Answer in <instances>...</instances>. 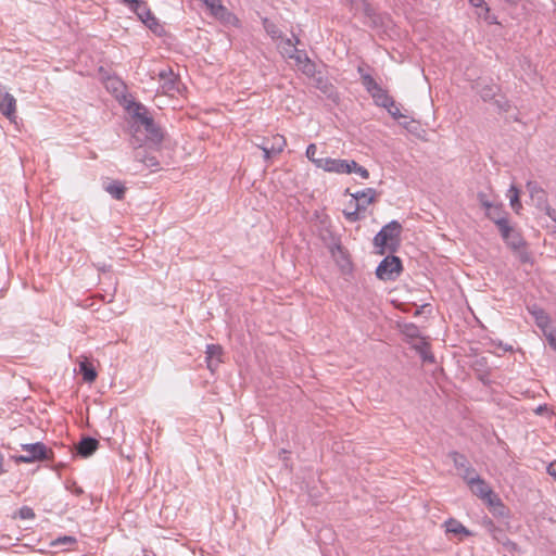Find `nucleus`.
I'll use <instances>...</instances> for the list:
<instances>
[{
	"label": "nucleus",
	"instance_id": "nucleus-1",
	"mask_svg": "<svg viewBox=\"0 0 556 556\" xmlns=\"http://www.w3.org/2000/svg\"><path fill=\"white\" fill-rule=\"evenodd\" d=\"M472 494L484 501L490 507H493L494 514L503 515L505 506L501 498L493 492L488 482L478 473L465 481Z\"/></svg>",
	"mask_w": 556,
	"mask_h": 556
},
{
	"label": "nucleus",
	"instance_id": "nucleus-2",
	"mask_svg": "<svg viewBox=\"0 0 556 556\" xmlns=\"http://www.w3.org/2000/svg\"><path fill=\"white\" fill-rule=\"evenodd\" d=\"M132 116L137 134L144 130L147 140L153 144H159L162 141L163 132L149 115L146 106L142 104H136Z\"/></svg>",
	"mask_w": 556,
	"mask_h": 556
},
{
	"label": "nucleus",
	"instance_id": "nucleus-3",
	"mask_svg": "<svg viewBox=\"0 0 556 556\" xmlns=\"http://www.w3.org/2000/svg\"><path fill=\"white\" fill-rule=\"evenodd\" d=\"M384 110L408 132L418 130V123L414 119L412 112L396 102L391 96L384 92Z\"/></svg>",
	"mask_w": 556,
	"mask_h": 556
},
{
	"label": "nucleus",
	"instance_id": "nucleus-4",
	"mask_svg": "<svg viewBox=\"0 0 556 556\" xmlns=\"http://www.w3.org/2000/svg\"><path fill=\"white\" fill-rule=\"evenodd\" d=\"M501 237L505 243L517 254L521 263H528L531 260L529 252L526 250V241L522 238L519 230L506 224L504 227L498 229Z\"/></svg>",
	"mask_w": 556,
	"mask_h": 556
},
{
	"label": "nucleus",
	"instance_id": "nucleus-5",
	"mask_svg": "<svg viewBox=\"0 0 556 556\" xmlns=\"http://www.w3.org/2000/svg\"><path fill=\"white\" fill-rule=\"evenodd\" d=\"M22 451L25 453L16 457L17 463H34L53 458V452L41 442L22 444Z\"/></svg>",
	"mask_w": 556,
	"mask_h": 556
},
{
	"label": "nucleus",
	"instance_id": "nucleus-6",
	"mask_svg": "<svg viewBox=\"0 0 556 556\" xmlns=\"http://www.w3.org/2000/svg\"><path fill=\"white\" fill-rule=\"evenodd\" d=\"M375 195L376 191L371 188L352 194L351 204H354L355 207L353 211H343L346 219L350 222L358 220L359 213L364 211L366 206L374 201Z\"/></svg>",
	"mask_w": 556,
	"mask_h": 556
},
{
	"label": "nucleus",
	"instance_id": "nucleus-7",
	"mask_svg": "<svg viewBox=\"0 0 556 556\" xmlns=\"http://www.w3.org/2000/svg\"><path fill=\"white\" fill-rule=\"evenodd\" d=\"M402 225L397 220H392L384 225V253L388 251L394 253L402 243Z\"/></svg>",
	"mask_w": 556,
	"mask_h": 556
},
{
	"label": "nucleus",
	"instance_id": "nucleus-8",
	"mask_svg": "<svg viewBox=\"0 0 556 556\" xmlns=\"http://www.w3.org/2000/svg\"><path fill=\"white\" fill-rule=\"evenodd\" d=\"M318 168L336 174H352L351 161L331 157H320Z\"/></svg>",
	"mask_w": 556,
	"mask_h": 556
},
{
	"label": "nucleus",
	"instance_id": "nucleus-9",
	"mask_svg": "<svg viewBox=\"0 0 556 556\" xmlns=\"http://www.w3.org/2000/svg\"><path fill=\"white\" fill-rule=\"evenodd\" d=\"M287 144L286 138L279 134L274 135L270 139H264L258 147L264 152V159L267 161L273 155L279 154L283 151Z\"/></svg>",
	"mask_w": 556,
	"mask_h": 556
},
{
	"label": "nucleus",
	"instance_id": "nucleus-10",
	"mask_svg": "<svg viewBox=\"0 0 556 556\" xmlns=\"http://www.w3.org/2000/svg\"><path fill=\"white\" fill-rule=\"evenodd\" d=\"M448 457L453 462L455 468L458 470V475L464 481L468 480L477 473L476 469L471 466L467 457L456 451L448 453Z\"/></svg>",
	"mask_w": 556,
	"mask_h": 556
},
{
	"label": "nucleus",
	"instance_id": "nucleus-11",
	"mask_svg": "<svg viewBox=\"0 0 556 556\" xmlns=\"http://www.w3.org/2000/svg\"><path fill=\"white\" fill-rule=\"evenodd\" d=\"M134 13H136V15L138 16V18L147 26L149 27L151 30H153L154 33L157 31V29L160 28V24L157 22V20L155 18V16L153 15V13L151 12V10L148 8L147 3L143 1V0H140L138 5L136 7H130L129 8Z\"/></svg>",
	"mask_w": 556,
	"mask_h": 556
},
{
	"label": "nucleus",
	"instance_id": "nucleus-12",
	"mask_svg": "<svg viewBox=\"0 0 556 556\" xmlns=\"http://www.w3.org/2000/svg\"><path fill=\"white\" fill-rule=\"evenodd\" d=\"M401 258L393 253L384 255V280H396L403 273Z\"/></svg>",
	"mask_w": 556,
	"mask_h": 556
},
{
	"label": "nucleus",
	"instance_id": "nucleus-13",
	"mask_svg": "<svg viewBox=\"0 0 556 556\" xmlns=\"http://www.w3.org/2000/svg\"><path fill=\"white\" fill-rule=\"evenodd\" d=\"M358 72L361 74L362 84L365 86L367 91L371 94L375 103L380 106L382 105V94L380 86L375 81L371 75L365 72L364 67L359 66Z\"/></svg>",
	"mask_w": 556,
	"mask_h": 556
},
{
	"label": "nucleus",
	"instance_id": "nucleus-14",
	"mask_svg": "<svg viewBox=\"0 0 556 556\" xmlns=\"http://www.w3.org/2000/svg\"><path fill=\"white\" fill-rule=\"evenodd\" d=\"M0 112L10 121L15 117L16 100L4 89L0 88Z\"/></svg>",
	"mask_w": 556,
	"mask_h": 556
},
{
	"label": "nucleus",
	"instance_id": "nucleus-15",
	"mask_svg": "<svg viewBox=\"0 0 556 556\" xmlns=\"http://www.w3.org/2000/svg\"><path fill=\"white\" fill-rule=\"evenodd\" d=\"M207 368L214 372L223 362V348L219 344H207L205 350Z\"/></svg>",
	"mask_w": 556,
	"mask_h": 556
},
{
	"label": "nucleus",
	"instance_id": "nucleus-16",
	"mask_svg": "<svg viewBox=\"0 0 556 556\" xmlns=\"http://www.w3.org/2000/svg\"><path fill=\"white\" fill-rule=\"evenodd\" d=\"M507 215L502 204L492 203L491 207L486 210V217L496 225L497 229L509 223Z\"/></svg>",
	"mask_w": 556,
	"mask_h": 556
},
{
	"label": "nucleus",
	"instance_id": "nucleus-17",
	"mask_svg": "<svg viewBox=\"0 0 556 556\" xmlns=\"http://www.w3.org/2000/svg\"><path fill=\"white\" fill-rule=\"evenodd\" d=\"M160 81L165 92H173L178 90V79L170 67L164 68L159 72Z\"/></svg>",
	"mask_w": 556,
	"mask_h": 556
},
{
	"label": "nucleus",
	"instance_id": "nucleus-18",
	"mask_svg": "<svg viewBox=\"0 0 556 556\" xmlns=\"http://www.w3.org/2000/svg\"><path fill=\"white\" fill-rule=\"evenodd\" d=\"M135 160L139 163H142L146 167L157 169L160 166L159 160L155 155L148 153L146 148L139 146L135 149Z\"/></svg>",
	"mask_w": 556,
	"mask_h": 556
},
{
	"label": "nucleus",
	"instance_id": "nucleus-19",
	"mask_svg": "<svg viewBox=\"0 0 556 556\" xmlns=\"http://www.w3.org/2000/svg\"><path fill=\"white\" fill-rule=\"evenodd\" d=\"M299 68L308 76H313L315 74V64L308 59L306 53L302 50H296V53L292 54V58Z\"/></svg>",
	"mask_w": 556,
	"mask_h": 556
},
{
	"label": "nucleus",
	"instance_id": "nucleus-20",
	"mask_svg": "<svg viewBox=\"0 0 556 556\" xmlns=\"http://www.w3.org/2000/svg\"><path fill=\"white\" fill-rule=\"evenodd\" d=\"M98 446L99 441L97 439L85 437L78 442L76 451L78 455L89 457L98 450Z\"/></svg>",
	"mask_w": 556,
	"mask_h": 556
},
{
	"label": "nucleus",
	"instance_id": "nucleus-21",
	"mask_svg": "<svg viewBox=\"0 0 556 556\" xmlns=\"http://www.w3.org/2000/svg\"><path fill=\"white\" fill-rule=\"evenodd\" d=\"M329 236L332 241V245L330 247V252L332 256L337 260L342 268H346L350 265V261L348 258L346 252L340 242L329 232Z\"/></svg>",
	"mask_w": 556,
	"mask_h": 556
},
{
	"label": "nucleus",
	"instance_id": "nucleus-22",
	"mask_svg": "<svg viewBox=\"0 0 556 556\" xmlns=\"http://www.w3.org/2000/svg\"><path fill=\"white\" fill-rule=\"evenodd\" d=\"M477 88L481 99L485 102L495 99L500 92V87L493 83L478 84Z\"/></svg>",
	"mask_w": 556,
	"mask_h": 556
},
{
	"label": "nucleus",
	"instance_id": "nucleus-23",
	"mask_svg": "<svg viewBox=\"0 0 556 556\" xmlns=\"http://www.w3.org/2000/svg\"><path fill=\"white\" fill-rule=\"evenodd\" d=\"M445 531L459 536H469L471 532L463 526L458 520L450 518L444 522Z\"/></svg>",
	"mask_w": 556,
	"mask_h": 556
},
{
	"label": "nucleus",
	"instance_id": "nucleus-24",
	"mask_svg": "<svg viewBox=\"0 0 556 556\" xmlns=\"http://www.w3.org/2000/svg\"><path fill=\"white\" fill-rule=\"evenodd\" d=\"M104 189L116 200H122L125 197L126 188L122 182L117 180L108 182L104 186Z\"/></svg>",
	"mask_w": 556,
	"mask_h": 556
},
{
	"label": "nucleus",
	"instance_id": "nucleus-25",
	"mask_svg": "<svg viewBox=\"0 0 556 556\" xmlns=\"http://www.w3.org/2000/svg\"><path fill=\"white\" fill-rule=\"evenodd\" d=\"M79 372L81 374L84 381L88 383H91L97 379V371L88 361L80 362Z\"/></svg>",
	"mask_w": 556,
	"mask_h": 556
},
{
	"label": "nucleus",
	"instance_id": "nucleus-26",
	"mask_svg": "<svg viewBox=\"0 0 556 556\" xmlns=\"http://www.w3.org/2000/svg\"><path fill=\"white\" fill-rule=\"evenodd\" d=\"M527 188L531 198L535 200L539 205L546 203V193L536 182H528Z\"/></svg>",
	"mask_w": 556,
	"mask_h": 556
},
{
	"label": "nucleus",
	"instance_id": "nucleus-27",
	"mask_svg": "<svg viewBox=\"0 0 556 556\" xmlns=\"http://www.w3.org/2000/svg\"><path fill=\"white\" fill-rule=\"evenodd\" d=\"M490 532L493 536L494 540H496L497 542L502 543L503 545L514 549L516 547V544L511 541H509L505 533L503 532V530H501L500 528L495 527L492 522L490 523Z\"/></svg>",
	"mask_w": 556,
	"mask_h": 556
},
{
	"label": "nucleus",
	"instance_id": "nucleus-28",
	"mask_svg": "<svg viewBox=\"0 0 556 556\" xmlns=\"http://www.w3.org/2000/svg\"><path fill=\"white\" fill-rule=\"evenodd\" d=\"M299 42L300 40L298 38H295V41L290 38H286L280 45L281 53L287 58H292V54L296 53V45Z\"/></svg>",
	"mask_w": 556,
	"mask_h": 556
},
{
	"label": "nucleus",
	"instance_id": "nucleus-29",
	"mask_svg": "<svg viewBox=\"0 0 556 556\" xmlns=\"http://www.w3.org/2000/svg\"><path fill=\"white\" fill-rule=\"evenodd\" d=\"M468 1L472 7L478 9L477 14L479 17H483L484 20L489 21L490 24L495 23V21L493 18L489 20L488 14H489L490 9L484 0H468Z\"/></svg>",
	"mask_w": 556,
	"mask_h": 556
},
{
	"label": "nucleus",
	"instance_id": "nucleus-30",
	"mask_svg": "<svg viewBox=\"0 0 556 556\" xmlns=\"http://www.w3.org/2000/svg\"><path fill=\"white\" fill-rule=\"evenodd\" d=\"M401 332L408 339L415 340L420 337L419 328L415 324H399Z\"/></svg>",
	"mask_w": 556,
	"mask_h": 556
},
{
	"label": "nucleus",
	"instance_id": "nucleus-31",
	"mask_svg": "<svg viewBox=\"0 0 556 556\" xmlns=\"http://www.w3.org/2000/svg\"><path fill=\"white\" fill-rule=\"evenodd\" d=\"M530 313L534 316L536 325L541 328L545 327L548 324V316L544 309L539 307H533L530 309Z\"/></svg>",
	"mask_w": 556,
	"mask_h": 556
},
{
	"label": "nucleus",
	"instance_id": "nucleus-32",
	"mask_svg": "<svg viewBox=\"0 0 556 556\" xmlns=\"http://www.w3.org/2000/svg\"><path fill=\"white\" fill-rule=\"evenodd\" d=\"M509 193L510 205L513 210L518 213L519 210L521 208V203L519 202V190L515 186H511L509 189Z\"/></svg>",
	"mask_w": 556,
	"mask_h": 556
},
{
	"label": "nucleus",
	"instance_id": "nucleus-33",
	"mask_svg": "<svg viewBox=\"0 0 556 556\" xmlns=\"http://www.w3.org/2000/svg\"><path fill=\"white\" fill-rule=\"evenodd\" d=\"M205 5L212 11L214 15H219L225 11V7L220 0H203Z\"/></svg>",
	"mask_w": 556,
	"mask_h": 556
},
{
	"label": "nucleus",
	"instance_id": "nucleus-34",
	"mask_svg": "<svg viewBox=\"0 0 556 556\" xmlns=\"http://www.w3.org/2000/svg\"><path fill=\"white\" fill-rule=\"evenodd\" d=\"M264 27L266 29V33L273 38V39H276V38H280L281 37V31L279 30V28L271 22H269L268 20H265L264 21Z\"/></svg>",
	"mask_w": 556,
	"mask_h": 556
},
{
	"label": "nucleus",
	"instance_id": "nucleus-35",
	"mask_svg": "<svg viewBox=\"0 0 556 556\" xmlns=\"http://www.w3.org/2000/svg\"><path fill=\"white\" fill-rule=\"evenodd\" d=\"M351 169L352 173L359 175L363 179H368L369 177L368 170L365 167L358 165V163L355 161H351Z\"/></svg>",
	"mask_w": 556,
	"mask_h": 556
},
{
	"label": "nucleus",
	"instance_id": "nucleus-36",
	"mask_svg": "<svg viewBox=\"0 0 556 556\" xmlns=\"http://www.w3.org/2000/svg\"><path fill=\"white\" fill-rule=\"evenodd\" d=\"M424 363H435L434 355L431 352L430 344L426 349L418 352Z\"/></svg>",
	"mask_w": 556,
	"mask_h": 556
},
{
	"label": "nucleus",
	"instance_id": "nucleus-37",
	"mask_svg": "<svg viewBox=\"0 0 556 556\" xmlns=\"http://www.w3.org/2000/svg\"><path fill=\"white\" fill-rule=\"evenodd\" d=\"M317 147L315 143L308 144L306 149V157L318 167L319 159L316 157Z\"/></svg>",
	"mask_w": 556,
	"mask_h": 556
},
{
	"label": "nucleus",
	"instance_id": "nucleus-38",
	"mask_svg": "<svg viewBox=\"0 0 556 556\" xmlns=\"http://www.w3.org/2000/svg\"><path fill=\"white\" fill-rule=\"evenodd\" d=\"M18 517L21 519H34L35 518L34 509L28 506H23L18 510Z\"/></svg>",
	"mask_w": 556,
	"mask_h": 556
},
{
	"label": "nucleus",
	"instance_id": "nucleus-39",
	"mask_svg": "<svg viewBox=\"0 0 556 556\" xmlns=\"http://www.w3.org/2000/svg\"><path fill=\"white\" fill-rule=\"evenodd\" d=\"M375 253L378 255H382V229L377 232L374 238Z\"/></svg>",
	"mask_w": 556,
	"mask_h": 556
},
{
	"label": "nucleus",
	"instance_id": "nucleus-40",
	"mask_svg": "<svg viewBox=\"0 0 556 556\" xmlns=\"http://www.w3.org/2000/svg\"><path fill=\"white\" fill-rule=\"evenodd\" d=\"M416 342L413 344V348L418 353L419 351L426 349L430 343L422 337H419L418 339H415Z\"/></svg>",
	"mask_w": 556,
	"mask_h": 556
},
{
	"label": "nucleus",
	"instance_id": "nucleus-41",
	"mask_svg": "<svg viewBox=\"0 0 556 556\" xmlns=\"http://www.w3.org/2000/svg\"><path fill=\"white\" fill-rule=\"evenodd\" d=\"M416 342L413 344V348L418 353L419 351L426 349L430 343L422 337H419L418 339H415Z\"/></svg>",
	"mask_w": 556,
	"mask_h": 556
},
{
	"label": "nucleus",
	"instance_id": "nucleus-42",
	"mask_svg": "<svg viewBox=\"0 0 556 556\" xmlns=\"http://www.w3.org/2000/svg\"><path fill=\"white\" fill-rule=\"evenodd\" d=\"M478 200H479V203L481 204V206L484 207L485 210H488L492 205V202H490V200L488 199V195L483 192L478 193Z\"/></svg>",
	"mask_w": 556,
	"mask_h": 556
},
{
	"label": "nucleus",
	"instance_id": "nucleus-43",
	"mask_svg": "<svg viewBox=\"0 0 556 556\" xmlns=\"http://www.w3.org/2000/svg\"><path fill=\"white\" fill-rule=\"evenodd\" d=\"M495 104L503 111L507 112L510 108V105L508 104V101L505 100V99H496L495 100Z\"/></svg>",
	"mask_w": 556,
	"mask_h": 556
},
{
	"label": "nucleus",
	"instance_id": "nucleus-44",
	"mask_svg": "<svg viewBox=\"0 0 556 556\" xmlns=\"http://www.w3.org/2000/svg\"><path fill=\"white\" fill-rule=\"evenodd\" d=\"M547 473L556 480V464L552 463L548 465Z\"/></svg>",
	"mask_w": 556,
	"mask_h": 556
},
{
	"label": "nucleus",
	"instance_id": "nucleus-45",
	"mask_svg": "<svg viewBox=\"0 0 556 556\" xmlns=\"http://www.w3.org/2000/svg\"><path fill=\"white\" fill-rule=\"evenodd\" d=\"M123 4H125L126 7L130 8V7H136L138 5L139 1L140 0H119Z\"/></svg>",
	"mask_w": 556,
	"mask_h": 556
},
{
	"label": "nucleus",
	"instance_id": "nucleus-46",
	"mask_svg": "<svg viewBox=\"0 0 556 556\" xmlns=\"http://www.w3.org/2000/svg\"><path fill=\"white\" fill-rule=\"evenodd\" d=\"M549 344L556 349V332H551L547 337Z\"/></svg>",
	"mask_w": 556,
	"mask_h": 556
},
{
	"label": "nucleus",
	"instance_id": "nucleus-47",
	"mask_svg": "<svg viewBox=\"0 0 556 556\" xmlns=\"http://www.w3.org/2000/svg\"><path fill=\"white\" fill-rule=\"evenodd\" d=\"M376 276L378 279L382 280V262H380L376 268Z\"/></svg>",
	"mask_w": 556,
	"mask_h": 556
},
{
	"label": "nucleus",
	"instance_id": "nucleus-48",
	"mask_svg": "<svg viewBox=\"0 0 556 556\" xmlns=\"http://www.w3.org/2000/svg\"><path fill=\"white\" fill-rule=\"evenodd\" d=\"M547 410H548V408H547V406H546V405H540V406L535 409V413H536L538 415H542L543 413H545V412H547Z\"/></svg>",
	"mask_w": 556,
	"mask_h": 556
},
{
	"label": "nucleus",
	"instance_id": "nucleus-49",
	"mask_svg": "<svg viewBox=\"0 0 556 556\" xmlns=\"http://www.w3.org/2000/svg\"><path fill=\"white\" fill-rule=\"evenodd\" d=\"M73 492L77 495H80L83 493V489L80 486L75 485Z\"/></svg>",
	"mask_w": 556,
	"mask_h": 556
},
{
	"label": "nucleus",
	"instance_id": "nucleus-50",
	"mask_svg": "<svg viewBox=\"0 0 556 556\" xmlns=\"http://www.w3.org/2000/svg\"><path fill=\"white\" fill-rule=\"evenodd\" d=\"M62 542H64V543H65V542L73 543V542H75V540H74L73 538H71V536H64V538L62 539Z\"/></svg>",
	"mask_w": 556,
	"mask_h": 556
},
{
	"label": "nucleus",
	"instance_id": "nucleus-51",
	"mask_svg": "<svg viewBox=\"0 0 556 556\" xmlns=\"http://www.w3.org/2000/svg\"><path fill=\"white\" fill-rule=\"evenodd\" d=\"M354 207H355V205L350 203V204H349V208H346L345 211H353V210H354Z\"/></svg>",
	"mask_w": 556,
	"mask_h": 556
},
{
	"label": "nucleus",
	"instance_id": "nucleus-52",
	"mask_svg": "<svg viewBox=\"0 0 556 556\" xmlns=\"http://www.w3.org/2000/svg\"><path fill=\"white\" fill-rule=\"evenodd\" d=\"M503 349H504L505 351H511V350H513V348H511L510 345H505V346H503Z\"/></svg>",
	"mask_w": 556,
	"mask_h": 556
},
{
	"label": "nucleus",
	"instance_id": "nucleus-53",
	"mask_svg": "<svg viewBox=\"0 0 556 556\" xmlns=\"http://www.w3.org/2000/svg\"><path fill=\"white\" fill-rule=\"evenodd\" d=\"M506 2L514 3L516 0H505Z\"/></svg>",
	"mask_w": 556,
	"mask_h": 556
}]
</instances>
